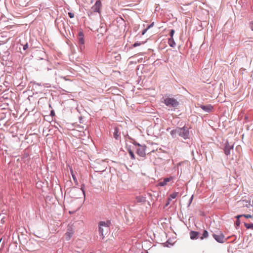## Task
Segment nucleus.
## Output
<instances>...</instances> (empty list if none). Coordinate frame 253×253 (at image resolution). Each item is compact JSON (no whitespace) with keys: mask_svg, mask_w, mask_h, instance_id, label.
<instances>
[{"mask_svg":"<svg viewBox=\"0 0 253 253\" xmlns=\"http://www.w3.org/2000/svg\"><path fill=\"white\" fill-rule=\"evenodd\" d=\"M154 25V22H152L151 23L150 25H149L148 26H147V29H149L150 28H151V27H152Z\"/></svg>","mask_w":253,"mask_h":253,"instance_id":"bb28decb","label":"nucleus"},{"mask_svg":"<svg viewBox=\"0 0 253 253\" xmlns=\"http://www.w3.org/2000/svg\"><path fill=\"white\" fill-rule=\"evenodd\" d=\"M163 244L165 247H169V248L170 247H171V246L173 245V244L172 243H170L169 240H168L166 242L163 243Z\"/></svg>","mask_w":253,"mask_h":253,"instance_id":"6ab92c4d","label":"nucleus"},{"mask_svg":"<svg viewBox=\"0 0 253 253\" xmlns=\"http://www.w3.org/2000/svg\"><path fill=\"white\" fill-rule=\"evenodd\" d=\"M240 224V221L239 219H237L236 221V225L237 226H239Z\"/></svg>","mask_w":253,"mask_h":253,"instance_id":"2f4dec72","label":"nucleus"},{"mask_svg":"<svg viewBox=\"0 0 253 253\" xmlns=\"http://www.w3.org/2000/svg\"><path fill=\"white\" fill-rule=\"evenodd\" d=\"M101 6V2L100 0H97L95 4L91 7V10L94 12H100V9Z\"/></svg>","mask_w":253,"mask_h":253,"instance_id":"0eeeda50","label":"nucleus"},{"mask_svg":"<svg viewBox=\"0 0 253 253\" xmlns=\"http://www.w3.org/2000/svg\"><path fill=\"white\" fill-rule=\"evenodd\" d=\"M213 237L217 242L220 243H223L227 240L225 239L224 235L221 233L219 234H213Z\"/></svg>","mask_w":253,"mask_h":253,"instance_id":"39448f33","label":"nucleus"},{"mask_svg":"<svg viewBox=\"0 0 253 253\" xmlns=\"http://www.w3.org/2000/svg\"><path fill=\"white\" fill-rule=\"evenodd\" d=\"M111 222L110 220L106 221H100L98 223V231L99 236L102 239L104 238V234H106L110 230Z\"/></svg>","mask_w":253,"mask_h":253,"instance_id":"f257e3e1","label":"nucleus"},{"mask_svg":"<svg viewBox=\"0 0 253 253\" xmlns=\"http://www.w3.org/2000/svg\"><path fill=\"white\" fill-rule=\"evenodd\" d=\"M68 15H69V17L71 18H73L74 17V14L72 12H69Z\"/></svg>","mask_w":253,"mask_h":253,"instance_id":"a878e982","label":"nucleus"},{"mask_svg":"<svg viewBox=\"0 0 253 253\" xmlns=\"http://www.w3.org/2000/svg\"><path fill=\"white\" fill-rule=\"evenodd\" d=\"M180 133L179 136L183 137L184 139L188 138L189 134L188 128L187 127L184 126L183 127H180Z\"/></svg>","mask_w":253,"mask_h":253,"instance_id":"20e7f679","label":"nucleus"},{"mask_svg":"<svg viewBox=\"0 0 253 253\" xmlns=\"http://www.w3.org/2000/svg\"><path fill=\"white\" fill-rule=\"evenodd\" d=\"M78 43L80 45V48L83 50L84 48V35L83 31H80L78 34Z\"/></svg>","mask_w":253,"mask_h":253,"instance_id":"7ed1b4c3","label":"nucleus"},{"mask_svg":"<svg viewBox=\"0 0 253 253\" xmlns=\"http://www.w3.org/2000/svg\"><path fill=\"white\" fill-rule=\"evenodd\" d=\"M136 200L137 203L143 204L146 202V197L142 196H136Z\"/></svg>","mask_w":253,"mask_h":253,"instance_id":"9b49d317","label":"nucleus"},{"mask_svg":"<svg viewBox=\"0 0 253 253\" xmlns=\"http://www.w3.org/2000/svg\"><path fill=\"white\" fill-rule=\"evenodd\" d=\"M146 145H141L137 149L136 153L140 157H144L146 156Z\"/></svg>","mask_w":253,"mask_h":253,"instance_id":"423d86ee","label":"nucleus"},{"mask_svg":"<svg viewBox=\"0 0 253 253\" xmlns=\"http://www.w3.org/2000/svg\"><path fill=\"white\" fill-rule=\"evenodd\" d=\"M243 216V214L242 215H238L237 216H236V218H237V219H239L241 217H242Z\"/></svg>","mask_w":253,"mask_h":253,"instance_id":"c9c22d12","label":"nucleus"},{"mask_svg":"<svg viewBox=\"0 0 253 253\" xmlns=\"http://www.w3.org/2000/svg\"><path fill=\"white\" fill-rule=\"evenodd\" d=\"M127 150L131 157V159L132 160H134L135 159V155H134L133 152H132V151L131 150L130 146L127 147Z\"/></svg>","mask_w":253,"mask_h":253,"instance_id":"ddd939ff","label":"nucleus"},{"mask_svg":"<svg viewBox=\"0 0 253 253\" xmlns=\"http://www.w3.org/2000/svg\"><path fill=\"white\" fill-rule=\"evenodd\" d=\"M133 145H135V146H139V147H140V146H141V145H140L139 143H137V142H136V141H134V142H133Z\"/></svg>","mask_w":253,"mask_h":253,"instance_id":"7c9ffc66","label":"nucleus"},{"mask_svg":"<svg viewBox=\"0 0 253 253\" xmlns=\"http://www.w3.org/2000/svg\"><path fill=\"white\" fill-rule=\"evenodd\" d=\"M127 137L129 139H132L131 137H130L128 135H127Z\"/></svg>","mask_w":253,"mask_h":253,"instance_id":"58836bf2","label":"nucleus"},{"mask_svg":"<svg viewBox=\"0 0 253 253\" xmlns=\"http://www.w3.org/2000/svg\"><path fill=\"white\" fill-rule=\"evenodd\" d=\"M199 233L195 231H191V239H195L198 238Z\"/></svg>","mask_w":253,"mask_h":253,"instance_id":"2eb2a0df","label":"nucleus"},{"mask_svg":"<svg viewBox=\"0 0 253 253\" xmlns=\"http://www.w3.org/2000/svg\"><path fill=\"white\" fill-rule=\"evenodd\" d=\"M168 43L170 47H174L176 45V43L174 41L173 38H169Z\"/></svg>","mask_w":253,"mask_h":253,"instance_id":"4468645a","label":"nucleus"},{"mask_svg":"<svg viewBox=\"0 0 253 253\" xmlns=\"http://www.w3.org/2000/svg\"><path fill=\"white\" fill-rule=\"evenodd\" d=\"M172 179V177H166L162 181L159 183V185L161 187L165 186L167 183Z\"/></svg>","mask_w":253,"mask_h":253,"instance_id":"1a4fd4ad","label":"nucleus"},{"mask_svg":"<svg viewBox=\"0 0 253 253\" xmlns=\"http://www.w3.org/2000/svg\"><path fill=\"white\" fill-rule=\"evenodd\" d=\"M55 115V113L53 110L51 111L50 112V116H53Z\"/></svg>","mask_w":253,"mask_h":253,"instance_id":"f704fd0d","label":"nucleus"},{"mask_svg":"<svg viewBox=\"0 0 253 253\" xmlns=\"http://www.w3.org/2000/svg\"><path fill=\"white\" fill-rule=\"evenodd\" d=\"M147 28L144 29L142 32V35H144L148 31Z\"/></svg>","mask_w":253,"mask_h":253,"instance_id":"c756f323","label":"nucleus"},{"mask_svg":"<svg viewBox=\"0 0 253 253\" xmlns=\"http://www.w3.org/2000/svg\"><path fill=\"white\" fill-rule=\"evenodd\" d=\"M192 199H193V196H192V197H191V200H190L191 202H192Z\"/></svg>","mask_w":253,"mask_h":253,"instance_id":"4c0bfd02","label":"nucleus"},{"mask_svg":"<svg viewBox=\"0 0 253 253\" xmlns=\"http://www.w3.org/2000/svg\"><path fill=\"white\" fill-rule=\"evenodd\" d=\"M73 233L71 232H67L65 234V238L66 240H69L71 237L72 236Z\"/></svg>","mask_w":253,"mask_h":253,"instance_id":"a211bd4d","label":"nucleus"},{"mask_svg":"<svg viewBox=\"0 0 253 253\" xmlns=\"http://www.w3.org/2000/svg\"><path fill=\"white\" fill-rule=\"evenodd\" d=\"M202 108L206 111L209 112L212 109V107L211 105L203 106Z\"/></svg>","mask_w":253,"mask_h":253,"instance_id":"dca6fc26","label":"nucleus"},{"mask_svg":"<svg viewBox=\"0 0 253 253\" xmlns=\"http://www.w3.org/2000/svg\"><path fill=\"white\" fill-rule=\"evenodd\" d=\"M177 196V193H173L171 194L169 198V201H171L172 199H175Z\"/></svg>","mask_w":253,"mask_h":253,"instance_id":"f3484780","label":"nucleus"},{"mask_svg":"<svg viewBox=\"0 0 253 253\" xmlns=\"http://www.w3.org/2000/svg\"><path fill=\"white\" fill-rule=\"evenodd\" d=\"M84 185H82L81 186V190H82V192H83V194H84V196L85 195V191L84 189Z\"/></svg>","mask_w":253,"mask_h":253,"instance_id":"cd10ccee","label":"nucleus"},{"mask_svg":"<svg viewBox=\"0 0 253 253\" xmlns=\"http://www.w3.org/2000/svg\"><path fill=\"white\" fill-rule=\"evenodd\" d=\"M33 84H36V85H39V86H41L42 85V84L41 83H37L36 82H34Z\"/></svg>","mask_w":253,"mask_h":253,"instance_id":"72a5a7b5","label":"nucleus"},{"mask_svg":"<svg viewBox=\"0 0 253 253\" xmlns=\"http://www.w3.org/2000/svg\"><path fill=\"white\" fill-rule=\"evenodd\" d=\"M28 48V43H26L24 46H23V50H26L27 48Z\"/></svg>","mask_w":253,"mask_h":253,"instance_id":"c85d7f7f","label":"nucleus"},{"mask_svg":"<svg viewBox=\"0 0 253 253\" xmlns=\"http://www.w3.org/2000/svg\"><path fill=\"white\" fill-rule=\"evenodd\" d=\"M243 215L244 217L247 218H252L253 217L252 215L251 214H243Z\"/></svg>","mask_w":253,"mask_h":253,"instance_id":"393cba45","label":"nucleus"},{"mask_svg":"<svg viewBox=\"0 0 253 253\" xmlns=\"http://www.w3.org/2000/svg\"><path fill=\"white\" fill-rule=\"evenodd\" d=\"M141 43H141V42H135V43L132 45V46H133V47H137V46H138L140 45L141 44Z\"/></svg>","mask_w":253,"mask_h":253,"instance_id":"5701e85b","label":"nucleus"},{"mask_svg":"<svg viewBox=\"0 0 253 253\" xmlns=\"http://www.w3.org/2000/svg\"><path fill=\"white\" fill-rule=\"evenodd\" d=\"M180 127H177L175 129L172 130L170 133L171 136L173 138H175L177 136H179V133H180Z\"/></svg>","mask_w":253,"mask_h":253,"instance_id":"6e6552de","label":"nucleus"},{"mask_svg":"<svg viewBox=\"0 0 253 253\" xmlns=\"http://www.w3.org/2000/svg\"><path fill=\"white\" fill-rule=\"evenodd\" d=\"M72 177H73V179L74 181H75V182H77V179L76 178V176L74 174H72Z\"/></svg>","mask_w":253,"mask_h":253,"instance_id":"473e14b6","label":"nucleus"},{"mask_svg":"<svg viewBox=\"0 0 253 253\" xmlns=\"http://www.w3.org/2000/svg\"><path fill=\"white\" fill-rule=\"evenodd\" d=\"M251 29L253 31V24H252Z\"/></svg>","mask_w":253,"mask_h":253,"instance_id":"e433bc0d","label":"nucleus"},{"mask_svg":"<svg viewBox=\"0 0 253 253\" xmlns=\"http://www.w3.org/2000/svg\"><path fill=\"white\" fill-rule=\"evenodd\" d=\"M164 103L169 107H175L178 106V102L177 101L172 98H167L164 100Z\"/></svg>","mask_w":253,"mask_h":253,"instance_id":"f03ea898","label":"nucleus"},{"mask_svg":"<svg viewBox=\"0 0 253 253\" xmlns=\"http://www.w3.org/2000/svg\"><path fill=\"white\" fill-rule=\"evenodd\" d=\"M232 149L233 146H230L229 144H226L224 149L225 154L227 156L229 155L230 154L231 150Z\"/></svg>","mask_w":253,"mask_h":253,"instance_id":"f8f14e48","label":"nucleus"},{"mask_svg":"<svg viewBox=\"0 0 253 253\" xmlns=\"http://www.w3.org/2000/svg\"><path fill=\"white\" fill-rule=\"evenodd\" d=\"M171 201H169V198L167 199V202L166 203L165 206H164V208H166L167 207Z\"/></svg>","mask_w":253,"mask_h":253,"instance_id":"b1692460","label":"nucleus"},{"mask_svg":"<svg viewBox=\"0 0 253 253\" xmlns=\"http://www.w3.org/2000/svg\"><path fill=\"white\" fill-rule=\"evenodd\" d=\"M208 236V232L207 231L205 230L203 236L201 237V239H203L205 238H207Z\"/></svg>","mask_w":253,"mask_h":253,"instance_id":"412c9836","label":"nucleus"},{"mask_svg":"<svg viewBox=\"0 0 253 253\" xmlns=\"http://www.w3.org/2000/svg\"><path fill=\"white\" fill-rule=\"evenodd\" d=\"M175 33V31L174 29H171L169 32V35L170 36V38H173V35Z\"/></svg>","mask_w":253,"mask_h":253,"instance_id":"4be33fe9","label":"nucleus"},{"mask_svg":"<svg viewBox=\"0 0 253 253\" xmlns=\"http://www.w3.org/2000/svg\"><path fill=\"white\" fill-rule=\"evenodd\" d=\"M190 206V201H189V203L188 204V207Z\"/></svg>","mask_w":253,"mask_h":253,"instance_id":"ea45409f","label":"nucleus"},{"mask_svg":"<svg viewBox=\"0 0 253 253\" xmlns=\"http://www.w3.org/2000/svg\"><path fill=\"white\" fill-rule=\"evenodd\" d=\"M119 129L117 127L114 128V131L113 132V136L116 140H119L121 139L120 133H119Z\"/></svg>","mask_w":253,"mask_h":253,"instance_id":"9d476101","label":"nucleus"},{"mask_svg":"<svg viewBox=\"0 0 253 253\" xmlns=\"http://www.w3.org/2000/svg\"><path fill=\"white\" fill-rule=\"evenodd\" d=\"M245 226L247 229H253V223H251V224L245 223Z\"/></svg>","mask_w":253,"mask_h":253,"instance_id":"aec40b11","label":"nucleus"}]
</instances>
